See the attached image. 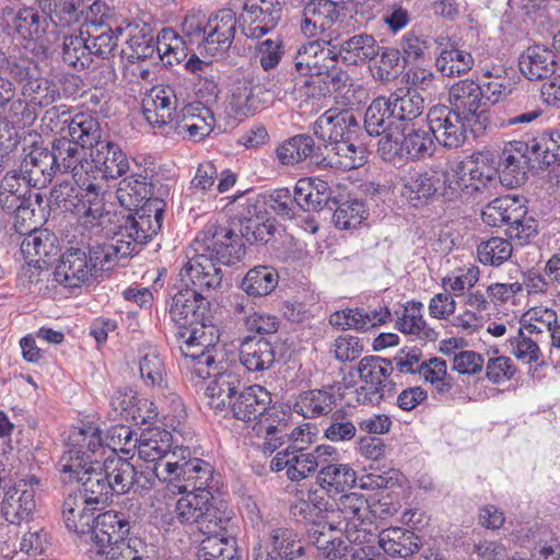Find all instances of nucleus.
<instances>
[{
  "instance_id": "1",
  "label": "nucleus",
  "mask_w": 560,
  "mask_h": 560,
  "mask_svg": "<svg viewBox=\"0 0 560 560\" xmlns=\"http://www.w3.org/2000/svg\"><path fill=\"white\" fill-rule=\"evenodd\" d=\"M142 172L144 175L126 174L116 191L122 207L135 208V212L128 214L118 225L116 234L127 242H133L139 252L161 230L164 197L168 195L167 188L159 184L158 178H153V174Z\"/></svg>"
},
{
  "instance_id": "2",
  "label": "nucleus",
  "mask_w": 560,
  "mask_h": 560,
  "mask_svg": "<svg viewBox=\"0 0 560 560\" xmlns=\"http://www.w3.org/2000/svg\"><path fill=\"white\" fill-rule=\"evenodd\" d=\"M137 245L115 234L105 243L70 247L59 258L52 272L57 283L66 288H80L90 278L98 277L116 266L125 267L129 258L138 254Z\"/></svg>"
},
{
  "instance_id": "3",
  "label": "nucleus",
  "mask_w": 560,
  "mask_h": 560,
  "mask_svg": "<svg viewBox=\"0 0 560 560\" xmlns=\"http://www.w3.org/2000/svg\"><path fill=\"white\" fill-rule=\"evenodd\" d=\"M80 472H63L68 475L69 481L77 480L81 483L78 492L88 504H108L114 494H122V489L130 474L129 467L124 468L120 463V455L115 450L101 463L95 460L88 466L80 468Z\"/></svg>"
},
{
  "instance_id": "4",
  "label": "nucleus",
  "mask_w": 560,
  "mask_h": 560,
  "mask_svg": "<svg viewBox=\"0 0 560 560\" xmlns=\"http://www.w3.org/2000/svg\"><path fill=\"white\" fill-rule=\"evenodd\" d=\"M130 523L125 515L114 511H106L96 516V521L89 536L91 548L89 552L95 553L94 560H142L136 550L137 539H128Z\"/></svg>"
},
{
  "instance_id": "5",
  "label": "nucleus",
  "mask_w": 560,
  "mask_h": 560,
  "mask_svg": "<svg viewBox=\"0 0 560 560\" xmlns=\"http://www.w3.org/2000/svg\"><path fill=\"white\" fill-rule=\"evenodd\" d=\"M369 506L370 501L362 494H341L329 506L325 505L326 523L330 530L341 533L350 544L369 545L376 539L368 517Z\"/></svg>"
},
{
  "instance_id": "6",
  "label": "nucleus",
  "mask_w": 560,
  "mask_h": 560,
  "mask_svg": "<svg viewBox=\"0 0 560 560\" xmlns=\"http://www.w3.org/2000/svg\"><path fill=\"white\" fill-rule=\"evenodd\" d=\"M428 121L435 141L447 149L463 147L467 140L468 130L476 137L485 130L483 122L475 124V119L447 106L432 107L428 113Z\"/></svg>"
},
{
  "instance_id": "7",
  "label": "nucleus",
  "mask_w": 560,
  "mask_h": 560,
  "mask_svg": "<svg viewBox=\"0 0 560 560\" xmlns=\"http://www.w3.org/2000/svg\"><path fill=\"white\" fill-rule=\"evenodd\" d=\"M194 252L203 253L219 267L233 266L245 255L244 244L233 230L226 226L209 224L196 236Z\"/></svg>"
},
{
  "instance_id": "8",
  "label": "nucleus",
  "mask_w": 560,
  "mask_h": 560,
  "mask_svg": "<svg viewBox=\"0 0 560 560\" xmlns=\"http://www.w3.org/2000/svg\"><path fill=\"white\" fill-rule=\"evenodd\" d=\"M66 447L58 463L60 471L80 472V468L97 460L93 456L104 448L101 430L92 424L72 428Z\"/></svg>"
},
{
  "instance_id": "9",
  "label": "nucleus",
  "mask_w": 560,
  "mask_h": 560,
  "mask_svg": "<svg viewBox=\"0 0 560 560\" xmlns=\"http://www.w3.org/2000/svg\"><path fill=\"white\" fill-rule=\"evenodd\" d=\"M166 467L171 468L172 485L168 489L172 492H212L217 488L213 467L203 459L194 458L179 464L167 462Z\"/></svg>"
},
{
  "instance_id": "10",
  "label": "nucleus",
  "mask_w": 560,
  "mask_h": 560,
  "mask_svg": "<svg viewBox=\"0 0 560 560\" xmlns=\"http://www.w3.org/2000/svg\"><path fill=\"white\" fill-rule=\"evenodd\" d=\"M282 16L278 0H246L240 15L242 33L252 39H259L273 31Z\"/></svg>"
},
{
  "instance_id": "11",
  "label": "nucleus",
  "mask_w": 560,
  "mask_h": 560,
  "mask_svg": "<svg viewBox=\"0 0 560 560\" xmlns=\"http://www.w3.org/2000/svg\"><path fill=\"white\" fill-rule=\"evenodd\" d=\"M368 162L366 149L355 140L328 141L318 144L315 165L320 168L351 171Z\"/></svg>"
},
{
  "instance_id": "12",
  "label": "nucleus",
  "mask_w": 560,
  "mask_h": 560,
  "mask_svg": "<svg viewBox=\"0 0 560 560\" xmlns=\"http://www.w3.org/2000/svg\"><path fill=\"white\" fill-rule=\"evenodd\" d=\"M394 371L393 362L381 357L368 355L360 360L358 372L364 383L357 389L360 404H378L384 397L386 381Z\"/></svg>"
},
{
  "instance_id": "13",
  "label": "nucleus",
  "mask_w": 560,
  "mask_h": 560,
  "mask_svg": "<svg viewBox=\"0 0 560 560\" xmlns=\"http://www.w3.org/2000/svg\"><path fill=\"white\" fill-rule=\"evenodd\" d=\"M177 96L170 85L153 86L142 102L143 115L147 121L154 127L163 128L170 133L180 116L177 113Z\"/></svg>"
},
{
  "instance_id": "14",
  "label": "nucleus",
  "mask_w": 560,
  "mask_h": 560,
  "mask_svg": "<svg viewBox=\"0 0 560 560\" xmlns=\"http://www.w3.org/2000/svg\"><path fill=\"white\" fill-rule=\"evenodd\" d=\"M168 314L178 330H183L192 324L208 320L210 303L196 289L177 290L171 296Z\"/></svg>"
},
{
  "instance_id": "15",
  "label": "nucleus",
  "mask_w": 560,
  "mask_h": 560,
  "mask_svg": "<svg viewBox=\"0 0 560 560\" xmlns=\"http://www.w3.org/2000/svg\"><path fill=\"white\" fill-rule=\"evenodd\" d=\"M218 369H211L207 378H212L206 388L208 405L217 412L228 410V405L240 393L242 381L236 365L219 361Z\"/></svg>"
},
{
  "instance_id": "16",
  "label": "nucleus",
  "mask_w": 560,
  "mask_h": 560,
  "mask_svg": "<svg viewBox=\"0 0 560 560\" xmlns=\"http://www.w3.org/2000/svg\"><path fill=\"white\" fill-rule=\"evenodd\" d=\"M335 57L338 52L330 42H310L298 49L293 59L294 71L301 77L319 78L328 71Z\"/></svg>"
},
{
  "instance_id": "17",
  "label": "nucleus",
  "mask_w": 560,
  "mask_h": 560,
  "mask_svg": "<svg viewBox=\"0 0 560 560\" xmlns=\"http://www.w3.org/2000/svg\"><path fill=\"white\" fill-rule=\"evenodd\" d=\"M305 548L298 533L289 527L275 526L268 532L266 547L254 549L253 560L268 555L271 560H303Z\"/></svg>"
},
{
  "instance_id": "18",
  "label": "nucleus",
  "mask_w": 560,
  "mask_h": 560,
  "mask_svg": "<svg viewBox=\"0 0 560 560\" xmlns=\"http://www.w3.org/2000/svg\"><path fill=\"white\" fill-rule=\"evenodd\" d=\"M38 479L34 476L26 479H19L9 490L5 491L1 511L4 518L11 524H20L27 520L35 510V491L33 486L38 485Z\"/></svg>"
},
{
  "instance_id": "19",
  "label": "nucleus",
  "mask_w": 560,
  "mask_h": 560,
  "mask_svg": "<svg viewBox=\"0 0 560 560\" xmlns=\"http://www.w3.org/2000/svg\"><path fill=\"white\" fill-rule=\"evenodd\" d=\"M235 33V14L230 9L220 10L205 22V50L212 56L225 52L231 47Z\"/></svg>"
},
{
  "instance_id": "20",
  "label": "nucleus",
  "mask_w": 560,
  "mask_h": 560,
  "mask_svg": "<svg viewBox=\"0 0 560 560\" xmlns=\"http://www.w3.org/2000/svg\"><path fill=\"white\" fill-rule=\"evenodd\" d=\"M298 205L301 210L318 212L324 208L331 210L338 203V197L345 196L339 186L331 187L326 180L303 178L295 184Z\"/></svg>"
},
{
  "instance_id": "21",
  "label": "nucleus",
  "mask_w": 560,
  "mask_h": 560,
  "mask_svg": "<svg viewBox=\"0 0 560 560\" xmlns=\"http://www.w3.org/2000/svg\"><path fill=\"white\" fill-rule=\"evenodd\" d=\"M445 188H448L447 174L423 172L405 177L400 194L413 207H419L438 194L443 198Z\"/></svg>"
},
{
  "instance_id": "22",
  "label": "nucleus",
  "mask_w": 560,
  "mask_h": 560,
  "mask_svg": "<svg viewBox=\"0 0 560 560\" xmlns=\"http://www.w3.org/2000/svg\"><path fill=\"white\" fill-rule=\"evenodd\" d=\"M91 168L101 174L102 179H116L125 176L130 164L121 148L107 139H102L91 149Z\"/></svg>"
},
{
  "instance_id": "23",
  "label": "nucleus",
  "mask_w": 560,
  "mask_h": 560,
  "mask_svg": "<svg viewBox=\"0 0 560 560\" xmlns=\"http://www.w3.org/2000/svg\"><path fill=\"white\" fill-rule=\"evenodd\" d=\"M271 404L270 393L260 385L244 387L225 412H232L233 417L243 422H256Z\"/></svg>"
},
{
  "instance_id": "24",
  "label": "nucleus",
  "mask_w": 560,
  "mask_h": 560,
  "mask_svg": "<svg viewBox=\"0 0 560 560\" xmlns=\"http://www.w3.org/2000/svg\"><path fill=\"white\" fill-rule=\"evenodd\" d=\"M451 109L475 119V124L483 122L482 89L478 82L469 79L459 80L448 91Z\"/></svg>"
},
{
  "instance_id": "25",
  "label": "nucleus",
  "mask_w": 560,
  "mask_h": 560,
  "mask_svg": "<svg viewBox=\"0 0 560 560\" xmlns=\"http://www.w3.org/2000/svg\"><path fill=\"white\" fill-rule=\"evenodd\" d=\"M27 187H46L54 178L56 171L50 151L45 148H33L22 159L18 168Z\"/></svg>"
},
{
  "instance_id": "26",
  "label": "nucleus",
  "mask_w": 560,
  "mask_h": 560,
  "mask_svg": "<svg viewBox=\"0 0 560 560\" xmlns=\"http://www.w3.org/2000/svg\"><path fill=\"white\" fill-rule=\"evenodd\" d=\"M96 505L88 504L80 494L69 493L62 503V516L67 528L89 542V536L96 521Z\"/></svg>"
},
{
  "instance_id": "27",
  "label": "nucleus",
  "mask_w": 560,
  "mask_h": 560,
  "mask_svg": "<svg viewBox=\"0 0 560 560\" xmlns=\"http://www.w3.org/2000/svg\"><path fill=\"white\" fill-rule=\"evenodd\" d=\"M213 126L214 116L210 108L189 104L180 110L172 131L179 136L187 133L190 140L198 142L211 133Z\"/></svg>"
},
{
  "instance_id": "28",
  "label": "nucleus",
  "mask_w": 560,
  "mask_h": 560,
  "mask_svg": "<svg viewBox=\"0 0 560 560\" xmlns=\"http://www.w3.org/2000/svg\"><path fill=\"white\" fill-rule=\"evenodd\" d=\"M182 281H189L195 289L211 290L220 287L222 282L221 268L203 253H196L182 268Z\"/></svg>"
},
{
  "instance_id": "29",
  "label": "nucleus",
  "mask_w": 560,
  "mask_h": 560,
  "mask_svg": "<svg viewBox=\"0 0 560 560\" xmlns=\"http://www.w3.org/2000/svg\"><path fill=\"white\" fill-rule=\"evenodd\" d=\"M57 236L48 230H35L30 233L21 244V252L25 259L35 262L36 269H44L59 254Z\"/></svg>"
},
{
  "instance_id": "30",
  "label": "nucleus",
  "mask_w": 560,
  "mask_h": 560,
  "mask_svg": "<svg viewBox=\"0 0 560 560\" xmlns=\"http://www.w3.org/2000/svg\"><path fill=\"white\" fill-rule=\"evenodd\" d=\"M339 7L334 0H308L303 9L301 31L307 37H314L330 28L339 19Z\"/></svg>"
},
{
  "instance_id": "31",
  "label": "nucleus",
  "mask_w": 560,
  "mask_h": 560,
  "mask_svg": "<svg viewBox=\"0 0 560 560\" xmlns=\"http://www.w3.org/2000/svg\"><path fill=\"white\" fill-rule=\"evenodd\" d=\"M49 151L52 155L56 173L70 172L73 177L78 176V173L85 170V167L91 166L85 158V147L66 137L56 139Z\"/></svg>"
},
{
  "instance_id": "32",
  "label": "nucleus",
  "mask_w": 560,
  "mask_h": 560,
  "mask_svg": "<svg viewBox=\"0 0 560 560\" xmlns=\"http://www.w3.org/2000/svg\"><path fill=\"white\" fill-rule=\"evenodd\" d=\"M522 74L529 81L550 78L557 69V56L547 47L534 45L528 47L518 61Z\"/></svg>"
},
{
  "instance_id": "33",
  "label": "nucleus",
  "mask_w": 560,
  "mask_h": 560,
  "mask_svg": "<svg viewBox=\"0 0 560 560\" xmlns=\"http://www.w3.org/2000/svg\"><path fill=\"white\" fill-rule=\"evenodd\" d=\"M527 213L525 199L506 195L492 200L482 211V220L491 226H501L506 224L508 228L524 218Z\"/></svg>"
},
{
  "instance_id": "34",
  "label": "nucleus",
  "mask_w": 560,
  "mask_h": 560,
  "mask_svg": "<svg viewBox=\"0 0 560 560\" xmlns=\"http://www.w3.org/2000/svg\"><path fill=\"white\" fill-rule=\"evenodd\" d=\"M319 467L316 482L330 497L351 489L357 482L354 469L347 464L327 463L323 459Z\"/></svg>"
},
{
  "instance_id": "35",
  "label": "nucleus",
  "mask_w": 560,
  "mask_h": 560,
  "mask_svg": "<svg viewBox=\"0 0 560 560\" xmlns=\"http://www.w3.org/2000/svg\"><path fill=\"white\" fill-rule=\"evenodd\" d=\"M288 420L283 410L270 405L254 423L253 430L257 436L266 439V448L273 452L283 444L287 433Z\"/></svg>"
},
{
  "instance_id": "36",
  "label": "nucleus",
  "mask_w": 560,
  "mask_h": 560,
  "mask_svg": "<svg viewBox=\"0 0 560 560\" xmlns=\"http://www.w3.org/2000/svg\"><path fill=\"white\" fill-rule=\"evenodd\" d=\"M378 548L385 557L407 558L419 550V537L413 532L389 527L376 534Z\"/></svg>"
},
{
  "instance_id": "37",
  "label": "nucleus",
  "mask_w": 560,
  "mask_h": 560,
  "mask_svg": "<svg viewBox=\"0 0 560 560\" xmlns=\"http://www.w3.org/2000/svg\"><path fill=\"white\" fill-rule=\"evenodd\" d=\"M329 132L328 141L355 140L361 126L351 110H326L316 121Z\"/></svg>"
},
{
  "instance_id": "38",
  "label": "nucleus",
  "mask_w": 560,
  "mask_h": 560,
  "mask_svg": "<svg viewBox=\"0 0 560 560\" xmlns=\"http://www.w3.org/2000/svg\"><path fill=\"white\" fill-rule=\"evenodd\" d=\"M241 363L250 372L270 369L276 361V350L266 338H247L241 345Z\"/></svg>"
},
{
  "instance_id": "39",
  "label": "nucleus",
  "mask_w": 560,
  "mask_h": 560,
  "mask_svg": "<svg viewBox=\"0 0 560 560\" xmlns=\"http://www.w3.org/2000/svg\"><path fill=\"white\" fill-rule=\"evenodd\" d=\"M83 31L93 58L107 60L114 55L119 37L125 33V27L119 24H98Z\"/></svg>"
},
{
  "instance_id": "40",
  "label": "nucleus",
  "mask_w": 560,
  "mask_h": 560,
  "mask_svg": "<svg viewBox=\"0 0 560 560\" xmlns=\"http://www.w3.org/2000/svg\"><path fill=\"white\" fill-rule=\"evenodd\" d=\"M381 47L374 36L361 33L343 40L337 50L348 65H364L380 55Z\"/></svg>"
},
{
  "instance_id": "41",
  "label": "nucleus",
  "mask_w": 560,
  "mask_h": 560,
  "mask_svg": "<svg viewBox=\"0 0 560 560\" xmlns=\"http://www.w3.org/2000/svg\"><path fill=\"white\" fill-rule=\"evenodd\" d=\"M318 144L312 136L301 133L289 138L278 145L276 155L282 165H295L305 160L315 164Z\"/></svg>"
},
{
  "instance_id": "42",
  "label": "nucleus",
  "mask_w": 560,
  "mask_h": 560,
  "mask_svg": "<svg viewBox=\"0 0 560 560\" xmlns=\"http://www.w3.org/2000/svg\"><path fill=\"white\" fill-rule=\"evenodd\" d=\"M120 463H124V468L129 467L130 474L127 478L128 481L124 486L122 494L133 490L135 492L141 490H149L153 487L155 479L172 485L171 468L166 467L167 462H160L153 468L147 467L145 469H138L129 459L120 456Z\"/></svg>"
},
{
  "instance_id": "43",
  "label": "nucleus",
  "mask_w": 560,
  "mask_h": 560,
  "mask_svg": "<svg viewBox=\"0 0 560 560\" xmlns=\"http://www.w3.org/2000/svg\"><path fill=\"white\" fill-rule=\"evenodd\" d=\"M328 524H314L307 530V537L318 550V557L323 560H341L348 552V545L339 537H334Z\"/></svg>"
},
{
  "instance_id": "44",
  "label": "nucleus",
  "mask_w": 560,
  "mask_h": 560,
  "mask_svg": "<svg viewBox=\"0 0 560 560\" xmlns=\"http://www.w3.org/2000/svg\"><path fill=\"white\" fill-rule=\"evenodd\" d=\"M336 405V396L331 390L313 389L301 393L293 410L304 418H317L328 415Z\"/></svg>"
},
{
  "instance_id": "45",
  "label": "nucleus",
  "mask_w": 560,
  "mask_h": 560,
  "mask_svg": "<svg viewBox=\"0 0 560 560\" xmlns=\"http://www.w3.org/2000/svg\"><path fill=\"white\" fill-rule=\"evenodd\" d=\"M180 499L177 500L173 510V520L183 525L197 526L202 520L203 511H207L209 500H213L212 492H185Z\"/></svg>"
},
{
  "instance_id": "46",
  "label": "nucleus",
  "mask_w": 560,
  "mask_h": 560,
  "mask_svg": "<svg viewBox=\"0 0 560 560\" xmlns=\"http://www.w3.org/2000/svg\"><path fill=\"white\" fill-rule=\"evenodd\" d=\"M364 128L370 136L375 137L400 129L387 98L377 97L369 105L364 115Z\"/></svg>"
},
{
  "instance_id": "47",
  "label": "nucleus",
  "mask_w": 560,
  "mask_h": 560,
  "mask_svg": "<svg viewBox=\"0 0 560 560\" xmlns=\"http://www.w3.org/2000/svg\"><path fill=\"white\" fill-rule=\"evenodd\" d=\"M387 100L399 126L417 118L424 108V98L416 89L399 88Z\"/></svg>"
},
{
  "instance_id": "48",
  "label": "nucleus",
  "mask_w": 560,
  "mask_h": 560,
  "mask_svg": "<svg viewBox=\"0 0 560 560\" xmlns=\"http://www.w3.org/2000/svg\"><path fill=\"white\" fill-rule=\"evenodd\" d=\"M184 339V345L179 347V350L185 358V366L190 369L196 376L205 380L211 369H218V353L210 352L188 336Z\"/></svg>"
},
{
  "instance_id": "49",
  "label": "nucleus",
  "mask_w": 560,
  "mask_h": 560,
  "mask_svg": "<svg viewBox=\"0 0 560 560\" xmlns=\"http://www.w3.org/2000/svg\"><path fill=\"white\" fill-rule=\"evenodd\" d=\"M279 283L278 271L270 266H257L247 271L242 280L241 289L253 298L269 295Z\"/></svg>"
},
{
  "instance_id": "50",
  "label": "nucleus",
  "mask_w": 560,
  "mask_h": 560,
  "mask_svg": "<svg viewBox=\"0 0 560 560\" xmlns=\"http://www.w3.org/2000/svg\"><path fill=\"white\" fill-rule=\"evenodd\" d=\"M68 132L71 140L91 149L103 139L98 119L90 113L75 114L68 124Z\"/></svg>"
},
{
  "instance_id": "51",
  "label": "nucleus",
  "mask_w": 560,
  "mask_h": 560,
  "mask_svg": "<svg viewBox=\"0 0 560 560\" xmlns=\"http://www.w3.org/2000/svg\"><path fill=\"white\" fill-rule=\"evenodd\" d=\"M89 48L83 28H80L78 35H66L62 42L63 62L78 71L90 69L93 56Z\"/></svg>"
},
{
  "instance_id": "52",
  "label": "nucleus",
  "mask_w": 560,
  "mask_h": 560,
  "mask_svg": "<svg viewBox=\"0 0 560 560\" xmlns=\"http://www.w3.org/2000/svg\"><path fill=\"white\" fill-rule=\"evenodd\" d=\"M21 95L28 101L30 105L47 107L59 98L57 84L40 73L21 86Z\"/></svg>"
},
{
  "instance_id": "53",
  "label": "nucleus",
  "mask_w": 560,
  "mask_h": 560,
  "mask_svg": "<svg viewBox=\"0 0 560 560\" xmlns=\"http://www.w3.org/2000/svg\"><path fill=\"white\" fill-rule=\"evenodd\" d=\"M406 159L421 160L433 155L435 151L434 133L429 125L428 129H402Z\"/></svg>"
},
{
  "instance_id": "54",
  "label": "nucleus",
  "mask_w": 560,
  "mask_h": 560,
  "mask_svg": "<svg viewBox=\"0 0 560 560\" xmlns=\"http://www.w3.org/2000/svg\"><path fill=\"white\" fill-rule=\"evenodd\" d=\"M125 32L128 33L127 45L130 52H124L130 61L150 59L155 52L159 54V39L155 40L144 27L138 30V26L128 24Z\"/></svg>"
},
{
  "instance_id": "55",
  "label": "nucleus",
  "mask_w": 560,
  "mask_h": 560,
  "mask_svg": "<svg viewBox=\"0 0 560 560\" xmlns=\"http://www.w3.org/2000/svg\"><path fill=\"white\" fill-rule=\"evenodd\" d=\"M527 143L532 160L539 164L550 166L560 159V133L542 132Z\"/></svg>"
},
{
  "instance_id": "56",
  "label": "nucleus",
  "mask_w": 560,
  "mask_h": 560,
  "mask_svg": "<svg viewBox=\"0 0 560 560\" xmlns=\"http://www.w3.org/2000/svg\"><path fill=\"white\" fill-rule=\"evenodd\" d=\"M469 167V162L462 163L453 178H448V188H445L443 192V199L451 201L458 198H462V192L467 197H470L475 192H481L485 190V184L479 180V177L471 176L470 171H467Z\"/></svg>"
},
{
  "instance_id": "57",
  "label": "nucleus",
  "mask_w": 560,
  "mask_h": 560,
  "mask_svg": "<svg viewBox=\"0 0 560 560\" xmlns=\"http://www.w3.org/2000/svg\"><path fill=\"white\" fill-rule=\"evenodd\" d=\"M335 225L341 230L358 228L366 218L368 209L365 203L359 199L342 200L338 197V203H332Z\"/></svg>"
},
{
  "instance_id": "58",
  "label": "nucleus",
  "mask_w": 560,
  "mask_h": 560,
  "mask_svg": "<svg viewBox=\"0 0 560 560\" xmlns=\"http://www.w3.org/2000/svg\"><path fill=\"white\" fill-rule=\"evenodd\" d=\"M435 66L445 77H459L471 70L474 58L470 52L455 47L442 49Z\"/></svg>"
},
{
  "instance_id": "59",
  "label": "nucleus",
  "mask_w": 560,
  "mask_h": 560,
  "mask_svg": "<svg viewBox=\"0 0 560 560\" xmlns=\"http://www.w3.org/2000/svg\"><path fill=\"white\" fill-rule=\"evenodd\" d=\"M233 518V512L224 502L218 505L209 500L207 511H203L198 529L205 535H225Z\"/></svg>"
},
{
  "instance_id": "60",
  "label": "nucleus",
  "mask_w": 560,
  "mask_h": 560,
  "mask_svg": "<svg viewBox=\"0 0 560 560\" xmlns=\"http://www.w3.org/2000/svg\"><path fill=\"white\" fill-rule=\"evenodd\" d=\"M172 434L167 431H156L151 433L149 438H143L138 444L139 457L145 462L158 464L165 462L164 457H167L172 444Z\"/></svg>"
},
{
  "instance_id": "61",
  "label": "nucleus",
  "mask_w": 560,
  "mask_h": 560,
  "mask_svg": "<svg viewBox=\"0 0 560 560\" xmlns=\"http://www.w3.org/2000/svg\"><path fill=\"white\" fill-rule=\"evenodd\" d=\"M233 539L228 535H207L201 541L198 551V560H235Z\"/></svg>"
},
{
  "instance_id": "62",
  "label": "nucleus",
  "mask_w": 560,
  "mask_h": 560,
  "mask_svg": "<svg viewBox=\"0 0 560 560\" xmlns=\"http://www.w3.org/2000/svg\"><path fill=\"white\" fill-rule=\"evenodd\" d=\"M142 380L150 386H162L166 376L164 359L155 348H147L139 360Z\"/></svg>"
},
{
  "instance_id": "63",
  "label": "nucleus",
  "mask_w": 560,
  "mask_h": 560,
  "mask_svg": "<svg viewBox=\"0 0 560 560\" xmlns=\"http://www.w3.org/2000/svg\"><path fill=\"white\" fill-rule=\"evenodd\" d=\"M276 229L275 219L269 215H261L247 221H241L240 233L252 245H266L272 238Z\"/></svg>"
},
{
  "instance_id": "64",
  "label": "nucleus",
  "mask_w": 560,
  "mask_h": 560,
  "mask_svg": "<svg viewBox=\"0 0 560 560\" xmlns=\"http://www.w3.org/2000/svg\"><path fill=\"white\" fill-rule=\"evenodd\" d=\"M83 201L78 185L70 182H62L50 191L49 202L66 212L80 214Z\"/></svg>"
}]
</instances>
